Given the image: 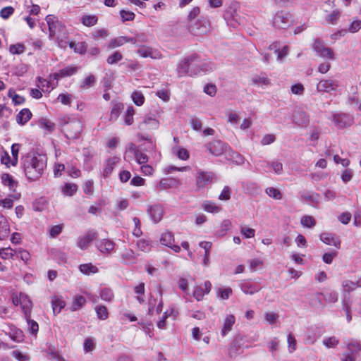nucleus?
Returning <instances> with one entry per match:
<instances>
[{"mask_svg": "<svg viewBox=\"0 0 361 361\" xmlns=\"http://www.w3.org/2000/svg\"><path fill=\"white\" fill-rule=\"evenodd\" d=\"M24 317L28 325V331L32 335L36 336L39 331V325L37 322L33 319H31V314H29L28 316L25 315Z\"/></svg>", "mask_w": 361, "mask_h": 361, "instance_id": "4c0bfd02", "label": "nucleus"}, {"mask_svg": "<svg viewBox=\"0 0 361 361\" xmlns=\"http://www.w3.org/2000/svg\"><path fill=\"white\" fill-rule=\"evenodd\" d=\"M267 195L276 200H281L282 199V193L281 191L274 187L267 188L265 190Z\"/></svg>", "mask_w": 361, "mask_h": 361, "instance_id": "09e8293b", "label": "nucleus"}, {"mask_svg": "<svg viewBox=\"0 0 361 361\" xmlns=\"http://www.w3.org/2000/svg\"><path fill=\"white\" fill-rule=\"evenodd\" d=\"M123 109V104H121V103L114 104L112 107L111 111V116H110L111 119L116 120L118 117V116Z\"/></svg>", "mask_w": 361, "mask_h": 361, "instance_id": "13d9d810", "label": "nucleus"}, {"mask_svg": "<svg viewBox=\"0 0 361 361\" xmlns=\"http://www.w3.org/2000/svg\"><path fill=\"white\" fill-rule=\"evenodd\" d=\"M78 190V186L74 183H66L61 188V192L65 196H73Z\"/></svg>", "mask_w": 361, "mask_h": 361, "instance_id": "79ce46f5", "label": "nucleus"}, {"mask_svg": "<svg viewBox=\"0 0 361 361\" xmlns=\"http://www.w3.org/2000/svg\"><path fill=\"white\" fill-rule=\"evenodd\" d=\"M135 114V110L133 106H128L124 118L125 123L128 126H130L133 123V116Z\"/></svg>", "mask_w": 361, "mask_h": 361, "instance_id": "5fc2aeb1", "label": "nucleus"}, {"mask_svg": "<svg viewBox=\"0 0 361 361\" xmlns=\"http://www.w3.org/2000/svg\"><path fill=\"white\" fill-rule=\"evenodd\" d=\"M137 247L139 250L148 252L152 249V243L150 241L147 240L145 239H141L137 243Z\"/></svg>", "mask_w": 361, "mask_h": 361, "instance_id": "8fccbe9b", "label": "nucleus"}, {"mask_svg": "<svg viewBox=\"0 0 361 361\" xmlns=\"http://www.w3.org/2000/svg\"><path fill=\"white\" fill-rule=\"evenodd\" d=\"M159 243L172 250L176 253H179L181 250L180 246L175 244V237L173 233L166 231L161 233L159 236Z\"/></svg>", "mask_w": 361, "mask_h": 361, "instance_id": "423d86ee", "label": "nucleus"}, {"mask_svg": "<svg viewBox=\"0 0 361 361\" xmlns=\"http://www.w3.org/2000/svg\"><path fill=\"white\" fill-rule=\"evenodd\" d=\"M291 16L288 13L280 11L273 18V25L277 28L284 29L291 23Z\"/></svg>", "mask_w": 361, "mask_h": 361, "instance_id": "6e6552de", "label": "nucleus"}, {"mask_svg": "<svg viewBox=\"0 0 361 361\" xmlns=\"http://www.w3.org/2000/svg\"><path fill=\"white\" fill-rule=\"evenodd\" d=\"M208 149L212 154L220 156L226 151V145L221 141L214 140L209 143Z\"/></svg>", "mask_w": 361, "mask_h": 361, "instance_id": "412c9836", "label": "nucleus"}, {"mask_svg": "<svg viewBox=\"0 0 361 361\" xmlns=\"http://www.w3.org/2000/svg\"><path fill=\"white\" fill-rule=\"evenodd\" d=\"M249 266L251 271H255L263 267L264 262L262 259L255 258L250 259L249 262Z\"/></svg>", "mask_w": 361, "mask_h": 361, "instance_id": "864d4df0", "label": "nucleus"}, {"mask_svg": "<svg viewBox=\"0 0 361 361\" xmlns=\"http://www.w3.org/2000/svg\"><path fill=\"white\" fill-rule=\"evenodd\" d=\"M47 166L46 154L35 150L30 151L20 159V169L29 182L38 181Z\"/></svg>", "mask_w": 361, "mask_h": 361, "instance_id": "f257e3e1", "label": "nucleus"}, {"mask_svg": "<svg viewBox=\"0 0 361 361\" xmlns=\"http://www.w3.org/2000/svg\"><path fill=\"white\" fill-rule=\"evenodd\" d=\"M240 288L243 293L246 295H253L260 290L259 286L250 281L241 283Z\"/></svg>", "mask_w": 361, "mask_h": 361, "instance_id": "b1692460", "label": "nucleus"}, {"mask_svg": "<svg viewBox=\"0 0 361 361\" xmlns=\"http://www.w3.org/2000/svg\"><path fill=\"white\" fill-rule=\"evenodd\" d=\"M12 302L15 306H20L24 316L31 314L32 311V302L28 296L23 293L18 294L14 293L12 295Z\"/></svg>", "mask_w": 361, "mask_h": 361, "instance_id": "20e7f679", "label": "nucleus"}, {"mask_svg": "<svg viewBox=\"0 0 361 361\" xmlns=\"http://www.w3.org/2000/svg\"><path fill=\"white\" fill-rule=\"evenodd\" d=\"M79 269L81 273L85 275L96 274L98 272V268L93 265L92 263H87L80 264Z\"/></svg>", "mask_w": 361, "mask_h": 361, "instance_id": "e433bc0d", "label": "nucleus"}, {"mask_svg": "<svg viewBox=\"0 0 361 361\" xmlns=\"http://www.w3.org/2000/svg\"><path fill=\"white\" fill-rule=\"evenodd\" d=\"M86 302L85 298L82 295H75L71 303L70 309L71 311L74 312L80 309Z\"/></svg>", "mask_w": 361, "mask_h": 361, "instance_id": "473e14b6", "label": "nucleus"}, {"mask_svg": "<svg viewBox=\"0 0 361 361\" xmlns=\"http://www.w3.org/2000/svg\"><path fill=\"white\" fill-rule=\"evenodd\" d=\"M146 128L149 130H157L159 127V121L151 116H146L142 121Z\"/></svg>", "mask_w": 361, "mask_h": 361, "instance_id": "7c9ffc66", "label": "nucleus"}, {"mask_svg": "<svg viewBox=\"0 0 361 361\" xmlns=\"http://www.w3.org/2000/svg\"><path fill=\"white\" fill-rule=\"evenodd\" d=\"M252 84L257 87H265L270 84L269 80L265 76L255 75L251 79Z\"/></svg>", "mask_w": 361, "mask_h": 361, "instance_id": "ea45409f", "label": "nucleus"}, {"mask_svg": "<svg viewBox=\"0 0 361 361\" xmlns=\"http://www.w3.org/2000/svg\"><path fill=\"white\" fill-rule=\"evenodd\" d=\"M334 121L339 128H343L353 123V118L345 114H339L334 116Z\"/></svg>", "mask_w": 361, "mask_h": 361, "instance_id": "dca6fc26", "label": "nucleus"}, {"mask_svg": "<svg viewBox=\"0 0 361 361\" xmlns=\"http://www.w3.org/2000/svg\"><path fill=\"white\" fill-rule=\"evenodd\" d=\"M320 240L325 244L333 245L337 248L340 247L341 241L332 233H324L320 235Z\"/></svg>", "mask_w": 361, "mask_h": 361, "instance_id": "5701e85b", "label": "nucleus"}, {"mask_svg": "<svg viewBox=\"0 0 361 361\" xmlns=\"http://www.w3.org/2000/svg\"><path fill=\"white\" fill-rule=\"evenodd\" d=\"M212 290V283L209 281H206L202 285H196L194 287L193 297L197 300L200 301L203 299L205 295L210 293Z\"/></svg>", "mask_w": 361, "mask_h": 361, "instance_id": "9b49d317", "label": "nucleus"}, {"mask_svg": "<svg viewBox=\"0 0 361 361\" xmlns=\"http://www.w3.org/2000/svg\"><path fill=\"white\" fill-rule=\"evenodd\" d=\"M216 177L214 173L209 171H199L195 176V185L197 188H203L212 183Z\"/></svg>", "mask_w": 361, "mask_h": 361, "instance_id": "39448f33", "label": "nucleus"}, {"mask_svg": "<svg viewBox=\"0 0 361 361\" xmlns=\"http://www.w3.org/2000/svg\"><path fill=\"white\" fill-rule=\"evenodd\" d=\"M131 99L137 106H142L145 102V97L140 91L135 90L131 94Z\"/></svg>", "mask_w": 361, "mask_h": 361, "instance_id": "de8ad7c7", "label": "nucleus"}, {"mask_svg": "<svg viewBox=\"0 0 361 361\" xmlns=\"http://www.w3.org/2000/svg\"><path fill=\"white\" fill-rule=\"evenodd\" d=\"M313 49L319 57L329 60L335 59V54L332 49L325 46L320 40H315Z\"/></svg>", "mask_w": 361, "mask_h": 361, "instance_id": "0eeeda50", "label": "nucleus"}, {"mask_svg": "<svg viewBox=\"0 0 361 361\" xmlns=\"http://www.w3.org/2000/svg\"><path fill=\"white\" fill-rule=\"evenodd\" d=\"M1 183L6 187H8L11 191H15L18 185V182L14 177L8 173H4L0 176Z\"/></svg>", "mask_w": 361, "mask_h": 361, "instance_id": "f3484780", "label": "nucleus"}, {"mask_svg": "<svg viewBox=\"0 0 361 361\" xmlns=\"http://www.w3.org/2000/svg\"><path fill=\"white\" fill-rule=\"evenodd\" d=\"M209 26V23L204 18L198 19L193 25L189 27L190 32L197 35L206 32Z\"/></svg>", "mask_w": 361, "mask_h": 361, "instance_id": "ddd939ff", "label": "nucleus"}, {"mask_svg": "<svg viewBox=\"0 0 361 361\" xmlns=\"http://www.w3.org/2000/svg\"><path fill=\"white\" fill-rule=\"evenodd\" d=\"M121 257L123 263L126 264H135L137 261V255L133 250L125 249L121 252Z\"/></svg>", "mask_w": 361, "mask_h": 361, "instance_id": "393cba45", "label": "nucleus"}, {"mask_svg": "<svg viewBox=\"0 0 361 361\" xmlns=\"http://www.w3.org/2000/svg\"><path fill=\"white\" fill-rule=\"evenodd\" d=\"M16 254L19 255V257L20 259L25 263L27 264L31 258V255L30 252L23 248H18L16 250Z\"/></svg>", "mask_w": 361, "mask_h": 361, "instance_id": "e2e57ef3", "label": "nucleus"}, {"mask_svg": "<svg viewBox=\"0 0 361 361\" xmlns=\"http://www.w3.org/2000/svg\"><path fill=\"white\" fill-rule=\"evenodd\" d=\"M123 59L122 54L118 51H114L111 55H110L106 61L109 64L112 65L118 63Z\"/></svg>", "mask_w": 361, "mask_h": 361, "instance_id": "338daca9", "label": "nucleus"}, {"mask_svg": "<svg viewBox=\"0 0 361 361\" xmlns=\"http://www.w3.org/2000/svg\"><path fill=\"white\" fill-rule=\"evenodd\" d=\"M121 18L123 22L132 21L134 20L135 15L133 12L122 9L119 12Z\"/></svg>", "mask_w": 361, "mask_h": 361, "instance_id": "4d7b16f0", "label": "nucleus"}, {"mask_svg": "<svg viewBox=\"0 0 361 361\" xmlns=\"http://www.w3.org/2000/svg\"><path fill=\"white\" fill-rule=\"evenodd\" d=\"M80 21L85 27H93L97 24L98 17L94 14H85L80 18Z\"/></svg>", "mask_w": 361, "mask_h": 361, "instance_id": "a878e982", "label": "nucleus"}, {"mask_svg": "<svg viewBox=\"0 0 361 361\" xmlns=\"http://www.w3.org/2000/svg\"><path fill=\"white\" fill-rule=\"evenodd\" d=\"M95 311L99 319L104 320L108 318L109 314L107 309L105 306H97L95 309Z\"/></svg>", "mask_w": 361, "mask_h": 361, "instance_id": "680f3d73", "label": "nucleus"}, {"mask_svg": "<svg viewBox=\"0 0 361 361\" xmlns=\"http://www.w3.org/2000/svg\"><path fill=\"white\" fill-rule=\"evenodd\" d=\"M78 68L75 66H68L62 69L59 72L52 74L50 77L54 80H59L65 77H69L77 73Z\"/></svg>", "mask_w": 361, "mask_h": 361, "instance_id": "2eb2a0df", "label": "nucleus"}, {"mask_svg": "<svg viewBox=\"0 0 361 361\" xmlns=\"http://www.w3.org/2000/svg\"><path fill=\"white\" fill-rule=\"evenodd\" d=\"M200 247L204 250V255L203 259V264L208 266L209 264V250L212 248V243L209 241H201L199 243Z\"/></svg>", "mask_w": 361, "mask_h": 361, "instance_id": "2f4dec72", "label": "nucleus"}, {"mask_svg": "<svg viewBox=\"0 0 361 361\" xmlns=\"http://www.w3.org/2000/svg\"><path fill=\"white\" fill-rule=\"evenodd\" d=\"M120 158L117 157H114L111 158H109L106 160L105 167L103 171V173L104 176H109L116 164L119 162Z\"/></svg>", "mask_w": 361, "mask_h": 361, "instance_id": "bb28decb", "label": "nucleus"}, {"mask_svg": "<svg viewBox=\"0 0 361 361\" xmlns=\"http://www.w3.org/2000/svg\"><path fill=\"white\" fill-rule=\"evenodd\" d=\"M204 211L208 213L217 214L221 211V207L218 205L215 202L206 200L202 202V204Z\"/></svg>", "mask_w": 361, "mask_h": 361, "instance_id": "c85d7f7f", "label": "nucleus"}, {"mask_svg": "<svg viewBox=\"0 0 361 361\" xmlns=\"http://www.w3.org/2000/svg\"><path fill=\"white\" fill-rule=\"evenodd\" d=\"M96 78L93 75H90L84 78L82 81L80 87L82 89H88L95 84Z\"/></svg>", "mask_w": 361, "mask_h": 361, "instance_id": "603ef678", "label": "nucleus"}, {"mask_svg": "<svg viewBox=\"0 0 361 361\" xmlns=\"http://www.w3.org/2000/svg\"><path fill=\"white\" fill-rule=\"evenodd\" d=\"M294 121L300 126H306L308 123V117L305 113L298 111L293 115Z\"/></svg>", "mask_w": 361, "mask_h": 361, "instance_id": "c03bdc74", "label": "nucleus"}, {"mask_svg": "<svg viewBox=\"0 0 361 361\" xmlns=\"http://www.w3.org/2000/svg\"><path fill=\"white\" fill-rule=\"evenodd\" d=\"M109 32L105 28H100L98 30H96L92 33V37L94 39L98 40L99 39H105L108 37Z\"/></svg>", "mask_w": 361, "mask_h": 361, "instance_id": "052dcab7", "label": "nucleus"}, {"mask_svg": "<svg viewBox=\"0 0 361 361\" xmlns=\"http://www.w3.org/2000/svg\"><path fill=\"white\" fill-rule=\"evenodd\" d=\"M46 21L49 26L50 38H53L57 33L63 31L64 28L63 25L54 16L48 15L46 17Z\"/></svg>", "mask_w": 361, "mask_h": 361, "instance_id": "1a4fd4ad", "label": "nucleus"}, {"mask_svg": "<svg viewBox=\"0 0 361 361\" xmlns=\"http://www.w3.org/2000/svg\"><path fill=\"white\" fill-rule=\"evenodd\" d=\"M51 306L54 314H59L66 306L65 301L59 297L54 296L51 298Z\"/></svg>", "mask_w": 361, "mask_h": 361, "instance_id": "c756f323", "label": "nucleus"}, {"mask_svg": "<svg viewBox=\"0 0 361 361\" xmlns=\"http://www.w3.org/2000/svg\"><path fill=\"white\" fill-rule=\"evenodd\" d=\"M200 63L196 60L185 59L179 62L177 67V74L178 77H183L187 75L193 76L200 73Z\"/></svg>", "mask_w": 361, "mask_h": 361, "instance_id": "7ed1b4c3", "label": "nucleus"}, {"mask_svg": "<svg viewBox=\"0 0 361 361\" xmlns=\"http://www.w3.org/2000/svg\"><path fill=\"white\" fill-rule=\"evenodd\" d=\"M233 294L231 287H221L216 289V295L221 300H228Z\"/></svg>", "mask_w": 361, "mask_h": 361, "instance_id": "c9c22d12", "label": "nucleus"}, {"mask_svg": "<svg viewBox=\"0 0 361 361\" xmlns=\"http://www.w3.org/2000/svg\"><path fill=\"white\" fill-rule=\"evenodd\" d=\"M10 233V226L5 219L0 221V237L2 240L8 238Z\"/></svg>", "mask_w": 361, "mask_h": 361, "instance_id": "a19ab883", "label": "nucleus"}, {"mask_svg": "<svg viewBox=\"0 0 361 361\" xmlns=\"http://www.w3.org/2000/svg\"><path fill=\"white\" fill-rule=\"evenodd\" d=\"M38 82L37 87L43 92L49 93L54 88V86H51L50 82L45 79L38 78Z\"/></svg>", "mask_w": 361, "mask_h": 361, "instance_id": "a18cd8bd", "label": "nucleus"}, {"mask_svg": "<svg viewBox=\"0 0 361 361\" xmlns=\"http://www.w3.org/2000/svg\"><path fill=\"white\" fill-rule=\"evenodd\" d=\"M9 51L12 54H20L25 51V46L21 43L12 44L9 47Z\"/></svg>", "mask_w": 361, "mask_h": 361, "instance_id": "69168bd1", "label": "nucleus"}, {"mask_svg": "<svg viewBox=\"0 0 361 361\" xmlns=\"http://www.w3.org/2000/svg\"><path fill=\"white\" fill-rule=\"evenodd\" d=\"M96 237L97 233L95 231H89L78 239V246L82 250H85Z\"/></svg>", "mask_w": 361, "mask_h": 361, "instance_id": "aec40b11", "label": "nucleus"}, {"mask_svg": "<svg viewBox=\"0 0 361 361\" xmlns=\"http://www.w3.org/2000/svg\"><path fill=\"white\" fill-rule=\"evenodd\" d=\"M322 343L324 346L331 348L337 346L339 343V340L335 336H331L324 339Z\"/></svg>", "mask_w": 361, "mask_h": 361, "instance_id": "6e6d98bb", "label": "nucleus"}, {"mask_svg": "<svg viewBox=\"0 0 361 361\" xmlns=\"http://www.w3.org/2000/svg\"><path fill=\"white\" fill-rule=\"evenodd\" d=\"M235 322V317L233 314H227L223 322V326L221 329V335L225 336L227 335L233 328Z\"/></svg>", "mask_w": 361, "mask_h": 361, "instance_id": "4be33fe9", "label": "nucleus"}, {"mask_svg": "<svg viewBox=\"0 0 361 361\" xmlns=\"http://www.w3.org/2000/svg\"><path fill=\"white\" fill-rule=\"evenodd\" d=\"M97 249L103 254H110L115 248V243L109 239H102L97 243Z\"/></svg>", "mask_w": 361, "mask_h": 361, "instance_id": "a211bd4d", "label": "nucleus"}, {"mask_svg": "<svg viewBox=\"0 0 361 361\" xmlns=\"http://www.w3.org/2000/svg\"><path fill=\"white\" fill-rule=\"evenodd\" d=\"M300 223L305 228H313L316 224L315 219L309 215L303 216L300 219Z\"/></svg>", "mask_w": 361, "mask_h": 361, "instance_id": "3c124183", "label": "nucleus"}, {"mask_svg": "<svg viewBox=\"0 0 361 361\" xmlns=\"http://www.w3.org/2000/svg\"><path fill=\"white\" fill-rule=\"evenodd\" d=\"M267 165L272 170L274 173L277 175H280L283 173V164L279 161H272L270 163H267Z\"/></svg>", "mask_w": 361, "mask_h": 361, "instance_id": "49530a36", "label": "nucleus"}, {"mask_svg": "<svg viewBox=\"0 0 361 361\" xmlns=\"http://www.w3.org/2000/svg\"><path fill=\"white\" fill-rule=\"evenodd\" d=\"M100 297L103 300L111 302L114 299V295L111 289L105 288L102 290Z\"/></svg>", "mask_w": 361, "mask_h": 361, "instance_id": "bf43d9fd", "label": "nucleus"}, {"mask_svg": "<svg viewBox=\"0 0 361 361\" xmlns=\"http://www.w3.org/2000/svg\"><path fill=\"white\" fill-rule=\"evenodd\" d=\"M179 185V182H178V180H177L176 179H173V178L163 179L157 185V188L159 190H163L168 188L172 187L173 185Z\"/></svg>", "mask_w": 361, "mask_h": 361, "instance_id": "f704fd0d", "label": "nucleus"}, {"mask_svg": "<svg viewBox=\"0 0 361 361\" xmlns=\"http://www.w3.org/2000/svg\"><path fill=\"white\" fill-rule=\"evenodd\" d=\"M135 42L136 40L133 38L126 36H119L111 39L107 44V48L109 49H113L121 47L126 43L135 44Z\"/></svg>", "mask_w": 361, "mask_h": 361, "instance_id": "f8f14e48", "label": "nucleus"}, {"mask_svg": "<svg viewBox=\"0 0 361 361\" xmlns=\"http://www.w3.org/2000/svg\"><path fill=\"white\" fill-rule=\"evenodd\" d=\"M16 250L11 247L0 248V257L4 260L11 259L16 255Z\"/></svg>", "mask_w": 361, "mask_h": 361, "instance_id": "58836bf2", "label": "nucleus"}, {"mask_svg": "<svg viewBox=\"0 0 361 361\" xmlns=\"http://www.w3.org/2000/svg\"><path fill=\"white\" fill-rule=\"evenodd\" d=\"M1 163L6 166L7 168H10L11 166H16L18 164V162H14L13 160V157H10L8 153L6 151H3L1 153Z\"/></svg>", "mask_w": 361, "mask_h": 361, "instance_id": "72a5a7b5", "label": "nucleus"}, {"mask_svg": "<svg viewBox=\"0 0 361 361\" xmlns=\"http://www.w3.org/2000/svg\"><path fill=\"white\" fill-rule=\"evenodd\" d=\"M18 198L19 197L17 195H9L0 200V206L4 209H10L13 206L14 200H18Z\"/></svg>", "mask_w": 361, "mask_h": 361, "instance_id": "37998d69", "label": "nucleus"}, {"mask_svg": "<svg viewBox=\"0 0 361 361\" xmlns=\"http://www.w3.org/2000/svg\"><path fill=\"white\" fill-rule=\"evenodd\" d=\"M137 53L142 58L149 57L153 59H160L162 57L159 51L154 50L152 47L147 46L140 47Z\"/></svg>", "mask_w": 361, "mask_h": 361, "instance_id": "4468645a", "label": "nucleus"}, {"mask_svg": "<svg viewBox=\"0 0 361 361\" xmlns=\"http://www.w3.org/2000/svg\"><path fill=\"white\" fill-rule=\"evenodd\" d=\"M12 356L18 361H30L28 355L23 353L19 350H14L11 353Z\"/></svg>", "mask_w": 361, "mask_h": 361, "instance_id": "774afa93", "label": "nucleus"}, {"mask_svg": "<svg viewBox=\"0 0 361 361\" xmlns=\"http://www.w3.org/2000/svg\"><path fill=\"white\" fill-rule=\"evenodd\" d=\"M339 82L336 80L325 79L320 80L317 85V90L320 92L331 93L336 91Z\"/></svg>", "mask_w": 361, "mask_h": 361, "instance_id": "9d476101", "label": "nucleus"}, {"mask_svg": "<svg viewBox=\"0 0 361 361\" xmlns=\"http://www.w3.org/2000/svg\"><path fill=\"white\" fill-rule=\"evenodd\" d=\"M32 117V113L28 109H22L16 116V122L23 126L28 122Z\"/></svg>", "mask_w": 361, "mask_h": 361, "instance_id": "cd10ccee", "label": "nucleus"}, {"mask_svg": "<svg viewBox=\"0 0 361 361\" xmlns=\"http://www.w3.org/2000/svg\"><path fill=\"white\" fill-rule=\"evenodd\" d=\"M39 126L42 129L46 130L49 132L53 131L54 128V124L44 118H42L39 121Z\"/></svg>", "mask_w": 361, "mask_h": 361, "instance_id": "0e129e2a", "label": "nucleus"}, {"mask_svg": "<svg viewBox=\"0 0 361 361\" xmlns=\"http://www.w3.org/2000/svg\"><path fill=\"white\" fill-rule=\"evenodd\" d=\"M63 133L69 140L79 138L82 130V123L76 116H65L61 118Z\"/></svg>", "mask_w": 361, "mask_h": 361, "instance_id": "f03ea898", "label": "nucleus"}, {"mask_svg": "<svg viewBox=\"0 0 361 361\" xmlns=\"http://www.w3.org/2000/svg\"><path fill=\"white\" fill-rule=\"evenodd\" d=\"M148 214L154 223L159 222L164 215V209L161 205L154 204L151 206L148 209Z\"/></svg>", "mask_w": 361, "mask_h": 361, "instance_id": "6ab92c4d", "label": "nucleus"}]
</instances>
